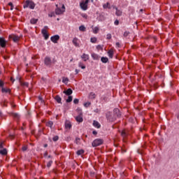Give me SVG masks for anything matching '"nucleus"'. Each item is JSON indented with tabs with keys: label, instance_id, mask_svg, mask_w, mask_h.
Returning <instances> with one entry per match:
<instances>
[{
	"label": "nucleus",
	"instance_id": "39",
	"mask_svg": "<svg viewBox=\"0 0 179 179\" xmlns=\"http://www.w3.org/2000/svg\"><path fill=\"white\" fill-rule=\"evenodd\" d=\"M90 104H92V103L86 102L85 103H84V107H90Z\"/></svg>",
	"mask_w": 179,
	"mask_h": 179
},
{
	"label": "nucleus",
	"instance_id": "56",
	"mask_svg": "<svg viewBox=\"0 0 179 179\" xmlns=\"http://www.w3.org/2000/svg\"><path fill=\"white\" fill-rule=\"evenodd\" d=\"M10 80H11V82H13V83L15 82V80H13V78H10Z\"/></svg>",
	"mask_w": 179,
	"mask_h": 179
},
{
	"label": "nucleus",
	"instance_id": "9",
	"mask_svg": "<svg viewBox=\"0 0 179 179\" xmlns=\"http://www.w3.org/2000/svg\"><path fill=\"white\" fill-rule=\"evenodd\" d=\"M42 34L43 36V37L45 38V40H48V32L47 31V29H42Z\"/></svg>",
	"mask_w": 179,
	"mask_h": 179
},
{
	"label": "nucleus",
	"instance_id": "63",
	"mask_svg": "<svg viewBox=\"0 0 179 179\" xmlns=\"http://www.w3.org/2000/svg\"><path fill=\"white\" fill-rule=\"evenodd\" d=\"M0 73H1V71H0Z\"/></svg>",
	"mask_w": 179,
	"mask_h": 179
},
{
	"label": "nucleus",
	"instance_id": "40",
	"mask_svg": "<svg viewBox=\"0 0 179 179\" xmlns=\"http://www.w3.org/2000/svg\"><path fill=\"white\" fill-rule=\"evenodd\" d=\"M9 6H10V10H13V3L12 2L8 3Z\"/></svg>",
	"mask_w": 179,
	"mask_h": 179
},
{
	"label": "nucleus",
	"instance_id": "46",
	"mask_svg": "<svg viewBox=\"0 0 179 179\" xmlns=\"http://www.w3.org/2000/svg\"><path fill=\"white\" fill-rule=\"evenodd\" d=\"M115 24L116 26H118V24H120V21H118L117 20H116L115 21Z\"/></svg>",
	"mask_w": 179,
	"mask_h": 179
},
{
	"label": "nucleus",
	"instance_id": "34",
	"mask_svg": "<svg viewBox=\"0 0 179 179\" xmlns=\"http://www.w3.org/2000/svg\"><path fill=\"white\" fill-rule=\"evenodd\" d=\"M55 15H56L55 13L51 12L48 14V16L49 17H55Z\"/></svg>",
	"mask_w": 179,
	"mask_h": 179
},
{
	"label": "nucleus",
	"instance_id": "16",
	"mask_svg": "<svg viewBox=\"0 0 179 179\" xmlns=\"http://www.w3.org/2000/svg\"><path fill=\"white\" fill-rule=\"evenodd\" d=\"M79 40L77 38H74L72 41L73 44L75 47H79V43H78Z\"/></svg>",
	"mask_w": 179,
	"mask_h": 179
},
{
	"label": "nucleus",
	"instance_id": "44",
	"mask_svg": "<svg viewBox=\"0 0 179 179\" xmlns=\"http://www.w3.org/2000/svg\"><path fill=\"white\" fill-rule=\"evenodd\" d=\"M73 103H74V104H78V103H79V99H75L73 100Z\"/></svg>",
	"mask_w": 179,
	"mask_h": 179
},
{
	"label": "nucleus",
	"instance_id": "5",
	"mask_svg": "<svg viewBox=\"0 0 179 179\" xmlns=\"http://www.w3.org/2000/svg\"><path fill=\"white\" fill-rule=\"evenodd\" d=\"M103 139H100V138H97L95 139L93 142H92V146L93 148H97V146H100V145H103Z\"/></svg>",
	"mask_w": 179,
	"mask_h": 179
},
{
	"label": "nucleus",
	"instance_id": "49",
	"mask_svg": "<svg viewBox=\"0 0 179 179\" xmlns=\"http://www.w3.org/2000/svg\"><path fill=\"white\" fill-rule=\"evenodd\" d=\"M22 150L23 152H26V150H27V146L22 147Z\"/></svg>",
	"mask_w": 179,
	"mask_h": 179
},
{
	"label": "nucleus",
	"instance_id": "30",
	"mask_svg": "<svg viewBox=\"0 0 179 179\" xmlns=\"http://www.w3.org/2000/svg\"><path fill=\"white\" fill-rule=\"evenodd\" d=\"M79 30H80V31H86V27H85V26H83V25H81L79 27Z\"/></svg>",
	"mask_w": 179,
	"mask_h": 179
},
{
	"label": "nucleus",
	"instance_id": "47",
	"mask_svg": "<svg viewBox=\"0 0 179 179\" xmlns=\"http://www.w3.org/2000/svg\"><path fill=\"white\" fill-rule=\"evenodd\" d=\"M128 34H129V32L126 31V32L124 33V36L127 37Z\"/></svg>",
	"mask_w": 179,
	"mask_h": 179
},
{
	"label": "nucleus",
	"instance_id": "4",
	"mask_svg": "<svg viewBox=\"0 0 179 179\" xmlns=\"http://www.w3.org/2000/svg\"><path fill=\"white\" fill-rule=\"evenodd\" d=\"M89 1L90 0H83L80 3V8L83 10H87V3H89Z\"/></svg>",
	"mask_w": 179,
	"mask_h": 179
},
{
	"label": "nucleus",
	"instance_id": "12",
	"mask_svg": "<svg viewBox=\"0 0 179 179\" xmlns=\"http://www.w3.org/2000/svg\"><path fill=\"white\" fill-rule=\"evenodd\" d=\"M0 45L3 48L6 47V41L3 38H0Z\"/></svg>",
	"mask_w": 179,
	"mask_h": 179
},
{
	"label": "nucleus",
	"instance_id": "42",
	"mask_svg": "<svg viewBox=\"0 0 179 179\" xmlns=\"http://www.w3.org/2000/svg\"><path fill=\"white\" fill-rule=\"evenodd\" d=\"M96 50H103V46L100 45H97L96 46Z\"/></svg>",
	"mask_w": 179,
	"mask_h": 179
},
{
	"label": "nucleus",
	"instance_id": "27",
	"mask_svg": "<svg viewBox=\"0 0 179 179\" xmlns=\"http://www.w3.org/2000/svg\"><path fill=\"white\" fill-rule=\"evenodd\" d=\"M38 19H34V18H33V19H31V20H30V23L31 24H36V23H37V22H38Z\"/></svg>",
	"mask_w": 179,
	"mask_h": 179
},
{
	"label": "nucleus",
	"instance_id": "13",
	"mask_svg": "<svg viewBox=\"0 0 179 179\" xmlns=\"http://www.w3.org/2000/svg\"><path fill=\"white\" fill-rule=\"evenodd\" d=\"M81 58L82 59H83L85 62H86V61H89V55L86 53H83V55L81 56Z\"/></svg>",
	"mask_w": 179,
	"mask_h": 179
},
{
	"label": "nucleus",
	"instance_id": "15",
	"mask_svg": "<svg viewBox=\"0 0 179 179\" xmlns=\"http://www.w3.org/2000/svg\"><path fill=\"white\" fill-rule=\"evenodd\" d=\"M91 55H92V58H93V59H95L96 61H99V59H100V56H99V55H97L96 53H92Z\"/></svg>",
	"mask_w": 179,
	"mask_h": 179
},
{
	"label": "nucleus",
	"instance_id": "24",
	"mask_svg": "<svg viewBox=\"0 0 179 179\" xmlns=\"http://www.w3.org/2000/svg\"><path fill=\"white\" fill-rule=\"evenodd\" d=\"M108 56L110 57V58H113V55H114V51H113V50H110L108 52Z\"/></svg>",
	"mask_w": 179,
	"mask_h": 179
},
{
	"label": "nucleus",
	"instance_id": "7",
	"mask_svg": "<svg viewBox=\"0 0 179 179\" xmlns=\"http://www.w3.org/2000/svg\"><path fill=\"white\" fill-rule=\"evenodd\" d=\"M9 38H10V40H13V41H14V43H17V41H19V40H20V36L17 35H15V34L10 35Z\"/></svg>",
	"mask_w": 179,
	"mask_h": 179
},
{
	"label": "nucleus",
	"instance_id": "3",
	"mask_svg": "<svg viewBox=\"0 0 179 179\" xmlns=\"http://www.w3.org/2000/svg\"><path fill=\"white\" fill-rule=\"evenodd\" d=\"M36 4L33 1L27 0L24 4V8H30V9H34Z\"/></svg>",
	"mask_w": 179,
	"mask_h": 179
},
{
	"label": "nucleus",
	"instance_id": "36",
	"mask_svg": "<svg viewBox=\"0 0 179 179\" xmlns=\"http://www.w3.org/2000/svg\"><path fill=\"white\" fill-rule=\"evenodd\" d=\"M21 86H26L27 87V86H29V83H22L21 81H20Z\"/></svg>",
	"mask_w": 179,
	"mask_h": 179
},
{
	"label": "nucleus",
	"instance_id": "59",
	"mask_svg": "<svg viewBox=\"0 0 179 179\" xmlns=\"http://www.w3.org/2000/svg\"><path fill=\"white\" fill-rule=\"evenodd\" d=\"M140 11H141V12H143V9H141Z\"/></svg>",
	"mask_w": 179,
	"mask_h": 179
},
{
	"label": "nucleus",
	"instance_id": "51",
	"mask_svg": "<svg viewBox=\"0 0 179 179\" xmlns=\"http://www.w3.org/2000/svg\"><path fill=\"white\" fill-rule=\"evenodd\" d=\"M82 16H83V17L87 19V15L86 14H83Z\"/></svg>",
	"mask_w": 179,
	"mask_h": 179
},
{
	"label": "nucleus",
	"instance_id": "19",
	"mask_svg": "<svg viewBox=\"0 0 179 179\" xmlns=\"http://www.w3.org/2000/svg\"><path fill=\"white\" fill-rule=\"evenodd\" d=\"M93 126L95 127V128H100V127H101V125H100V123H99V122L96 120H94Z\"/></svg>",
	"mask_w": 179,
	"mask_h": 179
},
{
	"label": "nucleus",
	"instance_id": "31",
	"mask_svg": "<svg viewBox=\"0 0 179 179\" xmlns=\"http://www.w3.org/2000/svg\"><path fill=\"white\" fill-rule=\"evenodd\" d=\"M99 27H96L93 29V33H94V34H97L99 33Z\"/></svg>",
	"mask_w": 179,
	"mask_h": 179
},
{
	"label": "nucleus",
	"instance_id": "25",
	"mask_svg": "<svg viewBox=\"0 0 179 179\" xmlns=\"http://www.w3.org/2000/svg\"><path fill=\"white\" fill-rule=\"evenodd\" d=\"M52 125H54V122L49 121L46 123V126L49 127L50 128H52Z\"/></svg>",
	"mask_w": 179,
	"mask_h": 179
},
{
	"label": "nucleus",
	"instance_id": "57",
	"mask_svg": "<svg viewBox=\"0 0 179 179\" xmlns=\"http://www.w3.org/2000/svg\"><path fill=\"white\" fill-rule=\"evenodd\" d=\"M47 146H48V145H47V144L44 145V148H47Z\"/></svg>",
	"mask_w": 179,
	"mask_h": 179
},
{
	"label": "nucleus",
	"instance_id": "38",
	"mask_svg": "<svg viewBox=\"0 0 179 179\" xmlns=\"http://www.w3.org/2000/svg\"><path fill=\"white\" fill-rule=\"evenodd\" d=\"M76 143L77 145H80V138H76Z\"/></svg>",
	"mask_w": 179,
	"mask_h": 179
},
{
	"label": "nucleus",
	"instance_id": "60",
	"mask_svg": "<svg viewBox=\"0 0 179 179\" xmlns=\"http://www.w3.org/2000/svg\"><path fill=\"white\" fill-rule=\"evenodd\" d=\"M39 100H41V97L39 96Z\"/></svg>",
	"mask_w": 179,
	"mask_h": 179
},
{
	"label": "nucleus",
	"instance_id": "26",
	"mask_svg": "<svg viewBox=\"0 0 179 179\" xmlns=\"http://www.w3.org/2000/svg\"><path fill=\"white\" fill-rule=\"evenodd\" d=\"M101 61L103 62V64H106V62H108V58L107 57H101Z\"/></svg>",
	"mask_w": 179,
	"mask_h": 179
},
{
	"label": "nucleus",
	"instance_id": "37",
	"mask_svg": "<svg viewBox=\"0 0 179 179\" xmlns=\"http://www.w3.org/2000/svg\"><path fill=\"white\" fill-rule=\"evenodd\" d=\"M11 115H12L14 118H19V114H17V113H11Z\"/></svg>",
	"mask_w": 179,
	"mask_h": 179
},
{
	"label": "nucleus",
	"instance_id": "55",
	"mask_svg": "<svg viewBox=\"0 0 179 179\" xmlns=\"http://www.w3.org/2000/svg\"><path fill=\"white\" fill-rule=\"evenodd\" d=\"M117 47H120V43H116Z\"/></svg>",
	"mask_w": 179,
	"mask_h": 179
},
{
	"label": "nucleus",
	"instance_id": "62",
	"mask_svg": "<svg viewBox=\"0 0 179 179\" xmlns=\"http://www.w3.org/2000/svg\"><path fill=\"white\" fill-rule=\"evenodd\" d=\"M15 105L13 106V107H15Z\"/></svg>",
	"mask_w": 179,
	"mask_h": 179
},
{
	"label": "nucleus",
	"instance_id": "48",
	"mask_svg": "<svg viewBox=\"0 0 179 179\" xmlns=\"http://www.w3.org/2000/svg\"><path fill=\"white\" fill-rule=\"evenodd\" d=\"M58 140V136H55V137H53V141H55V142H57V141Z\"/></svg>",
	"mask_w": 179,
	"mask_h": 179
},
{
	"label": "nucleus",
	"instance_id": "20",
	"mask_svg": "<svg viewBox=\"0 0 179 179\" xmlns=\"http://www.w3.org/2000/svg\"><path fill=\"white\" fill-rule=\"evenodd\" d=\"M55 99L56 100V101L57 102V103H62V102H61V101H62V98H60V96H59V95H57L55 97Z\"/></svg>",
	"mask_w": 179,
	"mask_h": 179
},
{
	"label": "nucleus",
	"instance_id": "10",
	"mask_svg": "<svg viewBox=\"0 0 179 179\" xmlns=\"http://www.w3.org/2000/svg\"><path fill=\"white\" fill-rule=\"evenodd\" d=\"M50 40L51 41H52V43H57V41L59 40V36L58 35L53 36L50 38Z\"/></svg>",
	"mask_w": 179,
	"mask_h": 179
},
{
	"label": "nucleus",
	"instance_id": "45",
	"mask_svg": "<svg viewBox=\"0 0 179 179\" xmlns=\"http://www.w3.org/2000/svg\"><path fill=\"white\" fill-rule=\"evenodd\" d=\"M51 164H52V161H50L48 164H47V167H51Z\"/></svg>",
	"mask_w": 179,
	"mask_h": 179
},
{
	"label": "nucleus",
	"instance_id": "22",
	"mask_svg": "<svg viewBox=\"0 0 179 179\" xmlns=\"http://www.w3.org/2000/svg\"><path fill=\"white\" fill-rule=\"evenodd\" d=\"M62 82L63 83H65V85H68V83L69 82V79L68 78L63 77Z\"/></svg>",
	"mask_w": 179,
	"mask_h": 179
},
{
	"label": "nucleus",
	"instance_id": "50",
	"mask_svg": "<svg viewBox=\"0 0 179 179\" xmlns=\"http://www.w3.org/2000/svg\"><path fill=\"white\" fill-rule=\"evenodd\" d=\"M3 86V81L0 80V87H2Z\"/></svg>",
	"mask_w": 179,
	"mask_h": 179
},
{
	"label": "nucleus",
	"instance_id": "43",
	"mask_svg": "<svg viewBox=\"0 0 179 179\" xmlns=\"http://www.w3.org/2000/svg\"><path fill=\"white\" fill-rule=\"evenodd\" d=\"M111 34H107V36H106V38L108 39V40H111Z\"/></svg>",
	"mask_w": 179,
	"mask_h": 179
},
{
	"label": "nucleus",
	"instance_id": "54",
	"mask_svg": "<svg viewBox=\"0 0 179 179\" xmlns=\"http://www.w3.org/2000/svg\"><path fill=\"white\" fill-rule=\"evenodd\" d=\"M76 74L79 73V70L76 69Z\"/></svg>",
	"mask_w": 179,
	"mask_h": 179
},
{
	"label": "nucleus",
	"instance_id": "8",
	"mask_svg": "<svg viewBox=\"0 0 179 179\" xmlns=\"http://www.w3.org/2000/svg\"><path fill=\"white\" fill-rule=\"evenodd\" d=\"M45 65H47V66H51L52 64V62L51 61V58L46 57L44 60Z\"/></svg>",
	"mask_w": 179,
	"mask_h": 179
},
{
	"label": "nucleus",
	"instance_id": "28",
	"mask_svg": "<svg viewBox=\"0 0 179 179\" xmlns=\"http://www.w3.org/2000/svg\"><path fill=\"white\" fill-rule=\"evenodd\" d=\"M0 154L1 155H7L8 154V151H6V149L1 150H0Z\"/></svg>",
	"mask_w": 179,
	"mask_h": 179
},
{
	"label": "nucleus",
	"instance_id": "23",
	"mask_svg": "<svg viewBox=\"0 0 179 179\" xmlns=\"http://www.w3.org/2000/svg\"><path fill=\"white\" fill-rule=\"evenodd\" d=\"M89 98L91 99H96V94L94 92H90Z\"/></svg>",
	"mask_w": 179,
	"mask_h": 179
},
{
	"label": "nucleus",
	"instance_id": "33",
	"mask_svg": "<svg viewBox=\"0 0 179 179\" xmlns=\"http://www.w3.org/2000/svg\"><path fill=\"white\" fill-rule=\"evenodd\" d=\"M121 135L123 138H125V136H127V131L123 130L121 133Z\"/></svg>",
	"mask_w": 179,
	"mask_h": 179
},
{
	"label": "nucleus",
	"instance_id": "41",
	"mask_svg": "<svg viewBox=\"0 0 179 179\" xmlns=\"http://www.w3.org/2000/svg\"><path fill=\"white\" fill-rule=\"evenodd\" d=\"M96 41H97L96 38H91V43H96Z\"/></svg>",
	"mask_w": 179,
	"mask_h": 179
},
{
	"label": "nucleus",
	"instance_id": "2",
	"mask_svg": "<svg viewBox=\"0 0 179 179\" xmlns=\"http://www.w3.org/2000/svg\"><path fill=\"white\" fill-rule=\"evenodd\" d=\"M55 12L56 15H64V13H65V5L62 4L61 8L58 6V4H56V8Z\"/></svg>",
	"mask_w": 179,
	"mask_h": 179
},
{
	"label": "nucleus",
	"instance_id": "6",
	"mask_svg": "<svg viewBox=\"0 0 179 179\" xmlns=\"http://www.w3.org/2000/svg\"><path fill=\"white\" fill-rule=\"evenodd\" d=\"M77 111H78L79 115L76 117V120L77 122H83V117H82V109H77Z\"/></svg>",
	"mask_w": 179,
	"mask_h": 179
},
{
	"label": "nucleus",
	"instance_id": "14",
	"mask_svg": "<svg viewBox=\"0 0 179 179\" xmlns=\"http://www.w3.org/2000/svg\"><path fill=\"white\" fill-rule=\"evenodd\" d=\"M65 128H66V129H71V128H72V124H71V122L66 121Z\"/></svg>",
	"mask_w": 179,
	"mask_h": 179
},
{
	"label": "nucleus",
	"instance_id": "61",
	"mask_svg": "<svg viewBox=\"0 0 179 179\" xmlns=\"http://www.w3.org/2000/svg\"><path fill=\"white\" fill-rule=\"evenodd\" d=\"M2 114V113H1V111H0V115Z\"/></svg>",
	"mask_w": 179,
	"mask_h": 179
},
{
	"label": "nucleus",
	"instance_id": "1",
	"mask_svg": "<svg viewBox=\"0 0 179 179\" xmlns=\"http://www.w3.org/2000/svg\"><path fill=\"white\" fill-rule=\"evenodd\" d=\"M113 113L115 114L114 117L107 114V118L109 120V121H114L117 118V117H121V112L120 111V109L115 108L113 110Z\"/></svg>",
	"mask_w": 179,
	"mask_h": 179
},
{
	"label": "nucleus",
	"instance_id": "17",
	"mask_svg": "<svg viewBox=\"0 0 179 179\" xmlns=\"http://www.w3.org/2000/svg\"><path fill=\"white\" fill-rule=\"evenodd\" d=\"M63 93H64V94H66L67 96H71V94H72L73 93V91L71 88H69L66 91H64Z\"/></svg>",
	"mask_w": 179,
	"mask_h": 179
},
{
	"label": "nucleus",
	"instance_id": "18",
	"mask_svg": "<svg viewBox=\"0 0 179 179\" xmlns=\"http://www.w3.org/2000/svg\"><path fill=\"white\" fill-rule=\"evenodd\" d=\"M103 9H111V5H110L109 2H107L106 3L103 5Z\"/></svg>",
	"mask_w": 179,
	"mask_h": 179
},
{
	"label": "nucleus",
	"instance_id": "52",
	"mask_svg": "<svg viewBox=\"0 0 179 179\" xmlns=\"http://www.w3.org/2000/svg\"><path fill=\"white\" fill-rule=\"evenodd\" d=\"M92 134H93V135H97V131H94L92 132Z\"/></svg>",
	"mask_w": 179,
	"mask_h": 179
},
{
	"label": "nucleus",
	"instance_id": "32",
	"mask_svg": "<svg viewBox=\"0 0 179 179\" xmlns=\"http://www.w3.org/2000/svg\"><path fill=\"white\" fill-rule=\"evenodd\" d=\"M85 153V151L83 150H80L77 151L78 156H80V155H83Z\"/></svg>",
	"mask_w": 179,
	"mask_h": 179
},
{
	"label": "nucleus",
	"instance_id": "11",
	"mask_svg": "<svg viewBox=\"0 0 179 179\" xmlns=\"http://www.w3.org/2000/svg\"><path fill=\"white\" fill-rule=\"evenodd\" d=\"M113 9H115V10H116L115 15L117 16H121V15H122V11L119 10L117 7H115V6H113Z\"/></svg>",
	"mask_w": 179,
	"mask_h": 179
},
{
	"label": "nucleus",
	"instance_id": "29",
	"mask_svg": "<svg viewBox=\"0 0 179 179\" xmlns=\"http://www.w3.org/2000/svg\"><path fill=\"white\" fill-rule=\"evenodd\" d=\"M78 66L80 68H81L82 69H86V66L85 65H83V63H82V62H79Z\"/></svg>",
	"mask_w": 179,
	"mask_h": 179
},
{
	"label": "nucleus",
	"instance_id": "35",
	"mask_svg": "<svg viewBox=\"0 0 179 179\" xmlns=\"http://www.w3.org/2000/svg\"><path fill=\"white\" fill-rule=\"evenodd\" d=\"M72 96H69V98L66 99V103H71L72 101Z\"/></svg>",
	"mask_w": 179,
	"mask_h": 179
},
{
	"label": "nucleus",
	"instance_id": "53",
	"mask_svg": "<svg viewBox=\"0 0 179 179\" xmlns=\"http://www.w3.org/2000/svg\"><path fill=\"white\" fill-rule=\"evenodd\" d=\"M3 106H4V107H6V102H3Z\"/></svg>",
	"mask_w": 179,
	"mask_h": 179
},
{
	"label": "nucleus",
	"instance_id": "21",
	"mask_svg": "<svg viewBox=\"0 0 179 179\" xmlns=\"http://www.w3.org/2000/svg\"><path fill=\"white\" fill-rule=\"evenodd\" d=\"M2 93H10V89L9 88H2Z\"/></svg>",
	"mask_w": 179,
	"mask_h": 179
},
{
	"label": "nucleus",
	"instance_id": "58",
	"mask_svg": "<svg viewBox=\"0 0 179 179\" xmlns=\"http://www.w3.org/2000/svg\"><path fill=\"white\" fill-rule=\"evenodd\" d=\"M0 148H3V146L2 145V143L0 144Z\"/></svg>",
	"mask_w": 179,
	"mask_h": 179
}]
</instances>
